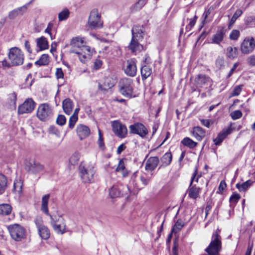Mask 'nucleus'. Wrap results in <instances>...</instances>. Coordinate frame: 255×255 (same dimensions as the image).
Here are the masks:
<instances>
[{
	"mask_svg": "<svg viewBox=\"0 0 255 255\" xmlns=\"http://www.w3.org/2000/svg\"><path fill=\"white\" fill-rule=\"evenodd\" d=\"M225 138V135L223 133L220 132L217 137L213 139V141L216 145H220Z\"/></svg>",
	"mask_w": 255,
	"mask_h": 255,
	"instance_id": "41",
	"label": "nucleus"
},
{
	"mask_svg": "<svg viewBox=\"0 0 255 255\" xmlns=\"http://www.w3.org/2000/svg\"><path fill=\"white\" fill-rule=\"evenodd\" d=\"M76 131L80 140L85 138L90 133V129L89 127L82 124L78 125L77 126Z\"/></svg>",
	"mask_w": 255,
	"mask_h": 255,
	"instance_id": "16",
	"label": "nucleus"
},
{
	"mask_svg": "<svg viewBox=\"0 0 255 255\" xmlns=\"http://www.w3.org/2000/svg\"><path fill=\"white\" fill-rule=\"evenodd\" d=\"M159 158L157 156L150 157L146 161L145 169L147 171H153L159 163Z\"/></svg>",
	"mask_w": 255,
	"mask_h": 255,
	"instance_id": "18",
	"label": "nucleus"
},
{
	"mask_svg": "<svg viewBox=\"0 0 255 255\" xmlns=\"http://www.w3.org/2000/svg\"><path fill=\"white\" fill-rule=\"evenodd\" d=\"M98 145L99 147L103 150L105 149V146L104 142V138L103 135L100 130H99V138H98Z\"/></svg>",
	"mask_w": 255,
	"mask_h": 255,
	"instance_id": "45",
	"label": "nucleus"
},
{
	"mask_svg": "<svg viewBox=\"0 0 255 255\" xmlns=\"http://www.w3.org/2000/svg\"><path fill=\"white\" fill-rule=\"evenodd\" d=\"M115 85V82L112 78L111 77H106L102 84L100 83H98V90L107 92L109 89L113 87Z\"/></svg>",
	"mask_w": 255,
	"mask_h": 255,
	"instance_id": "17",
	"label": "nucleus"
},
{
	"mask_svg": "<svg viewBox=\"0 0 255 255\" xmlns=\"http://www.w3.org/2000/svg\"><path fill=\"white\" fill-rule=\"evenodd\" d=\"M226 31L227 29L225 27L222 26L219 27L216 33L212 36V43L216 44H220L223 40Z\"/></svg>",
	"mask_w": 255,
	"mask_h": 255,
	"instance_id": "15",
	"label": "nucleus"
},
{
	"mask_svg": "<svg viewBox=\"0 0 255 255\" xmlns=\"http://www.w3.org/2000/svg\"><path fill=\"white\" fill-rule=\"evenodd\" d=\"M22 185L20 182H14L13 183V192L18 193H20L22 191Z\"/></svg>",
	"mask_w": 255,
	"mask_h": 255,
	"instance_id": "48",
	"label": "nucleus"
},
{
	"mask_svg": "<svg viewBox=\"0 0 255 255\" xmlns=\"http://www.w3.org/2000/svg\"><path fill=\"white\" fill-rule=\"evenodd\" d=\"M38 234L43 240H47L49 238L50 233L49 229L46 226H44L38 229Z\"/></svg>",
	"mask_w": 255,
	"mask_h": 255,
	"instance_id": "26",
	"label": "nucleus"
},
{
	"mask_svg": "<svg viewBox=\"0 0 255 255\" xmlns=\"http://www.w3.org/2000/svg\"><path fill=\"white\" fill-rule=\"evenodd\" d=\"M201 124L207 128H209L211 125V120L208 119H201Z\"/></svg>",
	"mask_w": 255,
	"mask_h": 255,
	"instance_id": "61",
	"label": "nucleus"
},
{
	"mask_svg": "<svg viewBox=\"0 0 255 255\" xmlns=\"http://www.w3.org/2000/svg\"><path fill=\"white\" fill-rule=\"evenodd\" d=\"M112 128L114 133L120 138H125L128 134L126 126L118 121H115L113 122Z\"/></svg>",
	"mask_w": 255,
	"mask_h": 255,
	"instance_id": "13",
	"label": "nucleus"
},
{
	"mask_svg": "<svg viewBox=\"0 0 255 255\" xmlns=\"http://www.w3.org/2000/svg\"><path fill=\"white\" fill-rule=\"evenodd\" d=\"M226 186L227 185L225 181L224 180L221 181L218 187V191H217V193L222 194Z\"/></svg>",
	"mask_w": 255,
	"mask_h": 255,
	"instance_id": "55",
	"label": "nucleus"
},
{
	"mask_svg": "<svg viewBox=\"0 0 255 255\" xmlns=\"http://www.w3.org/2000/svg\"><path fill=\"white\" fill-rule=\"evenodd\" d=\"M49 198V194H46L42 197L41 210L42 211L43 213L50 217V215H51L49 213L48 208V204Z\"/></svg>",
	"mask_w": 255,
	"mask_h": 255,
	"instance_id": "23",
	"label": "nucleus"
},
{
	"mask_svg": "<svg viewBox=\"0 0 255 255\" xmlns=\"http://www.w3.org/2000/svg\"><path fill=\"white\" fill-rule=\"evenodd\" d=\"M225 60L223 57L218 56L216 60L215 64L216 66L219 69H221L223 68L225 65Z\"/></svg>",
	"mask_w": 255,
	"mask_h": 255,
	"instance_id": "42",
	"label": "nucleus"
},
{
	"mask_svg": "<svg viewBox=\"0 0 255 255\" xmlns=\"http://www.w3.org/2000/svg\"><path fill=\"white\" fill-rule=\"evenodd\" d=\"M120 93L124 96L130 99L133 92V80L128 78L122 79L118 84Z\"/></svg>",
	"mask_w": 255,
	"mask_h": 255,
	"instance_id": "1",
	"label": "nucleus"
},
{
	"mask_svg": "<svg viewBox=\"0 0 255 255\" xmlns=\"http://www.w3.org/2000/svg\"><path fill=\"white\" fill-rule=\"evenodd\" d=\"M26 11V6L23 5L9 12L8 17L10 19H13L19 15H22Z\"/></svg>",
	"mask_w": 255,
	"mask_h": 255,
	"instance_id": "20",
	"label": "nucleus"
},
{
	"mask_svg": "<svg viewBox=\"0 0 255 255\" xmlns=\"http://www.w3.org/2000/svg\"><path fill=\"white\" fill-rule=\"evenodd\" d=\"M35 103L32 99H26L23 104L19 105L17 109V113L22 115L24 113H30L34 109Z\"/></svg>",
	"mask_w": 255,
	"mask_h": 255,
	"instance_id": "12",
	"label": "nucleus"
},
{
	"mask_svg": "<svg viewBox=\"0 0 255 255\" xmlns=\"http://www.w3.org/2000/svg\"><path fill=\"white\" fill-rule=\"evenodd\" d=\"M79 170L83 182L88 183L93 181L95 171L93 166H85L81 163L79 166Z\"/></svg>",
	"mask_w": 255,
	"mask_h": 255,
	"instance_id": "2",
	"label": "nucleus"
},
{
	"mask_svg": "<svg viewBox=\"0 0 255 255\" xmlns=\"http://www.w3.org/2000/svg\"><path fill=\"white\" fill-rule=\"evenodd\" d=\"M211 7H210L207 10H205V12H204V13L203 14V17H204V19L202 22L203 24H204L205 23L206 20L207 18L208 17V15L211 13Z\"/></svg>",
	"mask_w": 255,
	"mask_h": 255,
	"instance_id": "60",
	"label": "nucleus"
},
{
	"mask_svg": "<svg viewBox=\"0 0 255 255\" xmlns=\"http://www.w3.org/2000/svg\"><path fill=\"white\" fill-rule=\"evenodd\" d=\"M8 56L12 66L21 65L23 63V54L21 50L17 47L11 48L9 49Z\"/></svg>",
	"mask_w": 255,
	"mask_h": 255,
	"instance_id": "4",
	"label": "nucleus"
},
{
	"mask_svg": "<svg viewBox=\"0 0 255 255\" xmlns=\"http://www.w3.org/2000/svg\"><path fill=\"white\" fill-rule=\"evenodd\" d=\"M240 35V31L238 30L234 29L231 32L229 38L231 40H237Z\"/></svg>",
	"mask_w": 255,
	"mask_h": 255,
	"instance_id": "47",
	"label": "nucleus"
},
{
	"mask_svg": "<svg viewBox=\"0 0 255 255\" xmlns=\"http://www.w3.org/2000/svg\"><path fill=\"white\" fill-rule=\"evenodd\" d=\"M178 244L177 239L173 241V246L172 250V254L170 255H178Z\"/></svg>",
	"mask_w": 255,
	"mask_h": 255,
	"instance_id": "53",
	"label": "nucleus"
},
{
	"mask_svg": "<svg viewBox=\"0 0 255 255\" xmlns=\"http://www.w3.org/2000/svg\"><path fill=\"white\" fill-rule=\"evenodd\" d=\"M253 183L254 181L250 179L242 184L239 183L236 184V187L240 192L245 191L252 186Z\"/></svg>",
	"mask_w": 255,
	"mask_h": 255,
	"instance_id": "29",
	"label": "nucleus"
},
{
	"mask_svg": "<svg viewBox=\"0 0 255 255\" xmlns=\"http://www.w3.org/2000/svg\"><path fill=\"white\" fill-rule=\"evenodd\" d=\"M7 229L12 239L16 242H19L25 237V230L19 224L10 225Z\"/></svg>",
	"mask_w": 255,
	"mask_h": 255,
	"instance_id": "3",
	"label": "nucleus"
},
{
	"mask_svg": "<svg viewBox=\"0 0 255 255\" xmlns=\"http://www.w3.org/2000/svg\"><path fill=\"white\" fill-rule=\"evenodd\" d=\"M243 11L240 9H238L232 16L230 19L228 27L229 29L235 23L237 19L242 14Z\"/></svg>",
	"mask_w": 255,
	"mask_h": 255,
	"instance_id": "37",
	"label": "nucleus"
},
{
	"mask_svg": "<svg viewBox=\"0 0 255 255\" xmlns=\"http://www.w3.org/2000/svg\"><path fill=\"white\" fill-rule=\"evenodd\" d=\"M181 143L190 149L195 148L198 144L197 142L194 141L192 139L188 137L184 138L181 141Z\"/></svg>",
	"mask_w": 255,
	"mask_h": 255,
	"instance_id": "32",
	"label": "nucleus"
},
{
	"mask_svg": "<svg viewBox=\"0 0 255 255\" xmlns=\"http://www.w3.org/2000/svg\"><path fill=\"white\" fill-rule=\"evenodd\" d=\"M132 38L128 46L129 49L132 52H136L139 50L141 46L138 41L143 38V32L141 29H132Z\"/></svg>",
	"mask_w": 255,
	"mask_h": 255,
	"instance_id": "5",
	"label": "nucleus"
},
{
	"mask_svg": "<svg viewBox=\"0 0 255 255\" xmlns=\"http://www.w3.org/2000/svg\"><path fill=\"white\" fill-rule=\"evenodd\" d=\"M124 159H122L119 161V164L116 169V171L120 172L125 169Z\"/></svg>",
	"mask_w": 255,
	"mask_h": 255,
	"instance_id": "56",
	"label": "nucleus"
},
{
	"mask_svg": "<svg viewBox=\"0 0 255 255\" xmlns=\"http://www.w3.org/2000/svg\"><path fill=\"white\" fill-rule=\"evenodd\" d=\"M7 187V180L5 175L0 173V195L3 194Z\"/></svg>",
	"mask_w": 255,
	"mask_h": 255,
	"instance_id": "30",
	"label": "nucleus"
},
{
	"mask_svg": "<svg viewBox=\"0 0 255 255\" xmlns=\"http://www.w3.org/2000/svg\"><path fill=\"white\" fill-rule=\"evenodd\" d=\"M255 48V39L253 37L246 38L241 45V50L244 54L252 53Z\"/></svg>",
	"mask_w": 255,
	"mask_h": 255,
	"instance_id": "11",
	"label": "nucleus"
},
{
	"mask_svg": "<svg viewBox=\"0 0 255 255\" xmlns=\"http://www.w3.org/2000/svg\"><path fill=\"white\" fill-rule=\"evenodd\" d=\"M78 118L77 117H74L72 116L70 117L68 124V126L70 128L72 129L74 127V126L78 120Z\"/></svg>",
	"mask_w": 255,
	"mask_h": 255,
	"instance_id": "52",
	"label": "nucleus"
},
{
	"mask_svg": "<svg viewBox=\"0 0 255 255\" xmlns=\"http://www.w3.org/2000/svg\"><path fill=\"white\" fill-rule=\"evenodd\" d=\"M80 41L81 44L83 43V40L80 39L78 37H76L75 38H73L71 41L70 44L74 47H77L78 48H80L81 46L79 45L78 42Z\"/></svg>",
	"mask_w": 255,
	"mask_h": 255,
	"instance_id": "46",
	"label": "nucleus"
},
{
	"mask_svg": "<svg viewBox=\"0 0 255 255\" xmlns=\"http://www.w3.org/2000/svg\"><path fill=\"white\" fill-rule=\"evenodd\" d=\"M242 85H239L236 86L232 93L233 96H237L240 95L242 90Z\"/></svg>",
	"mask_w": 255,
	"mask_h": 255,
	"instance_id": "54",
	"label": "nucleus"
},
{
	"mask_svg": "<svg viewBox=\"0 0 255 255\" xmlns=\"http://www.w3.org/2000/svg\"><path fill=\"white\" fill-rule=\"evenodd\" d=\"M188 195L190 198L196 199L199 195V193L201 189L199 187H197L195 185H192L189 188Z\"/></svg>",
	"mask_w": 255,
	"mask_h": 255,
	"instance_id": "25",
	"label": "nucleus"
},
{
	"mask_svg": "<svg viewBox=\"0 0 255 255\" xmlns=\"http://www.w3.org/2000/svg\"><path fill=\"white\" fill-rule=\"evenodd\" d=\"M140 72L142 80L144 81L151 75L152 69L147 65H144L141 68Z\"/></svg>",
	"mask_w": 255,
	"mask_h": 255,
	"instance_id": "27",
	"label": "nucleus"
},
{
	"mask_svg": "<svg viewBox=\"0 0 255 255\" xmlns=\"http://www.w3.org/2000/svg\"><path fill=\"white\" fill-rule=\"evenodd\" d=\"M184 226V223L181 219H178L172 229V232H174L175 230L180 231L181 230L182 227Z\"/></svg>",
	"mask_w": 255,
	"mask_h": 255,
	"instance_id": "44",
	"label": "nucleus"
},
{
	"mask_svg": "<svg viewBox=\"0 0 255 255\" xmlns=\"http://www.w3.org/2000/svg\"><path fill=\"white\" fill-rule=\"evenodd\" d=\"M24 165L25 170L33 174H37L44 169V165L34 159H26Z\"/></svg>",
	"mask_w": 255,
	"mask_h": 255,
	"instance_id": "7",
	"label": "nucleus"
},
{
	"mask_svg": "<svg viewBox=\"0 0 255 255\" xmlns=\"http://www.w3.org/2000/svg\"><path fill=\"white\" fill-rule=\"evenodd\" d=\"M232 119L234 120L240 119L242 116V113L240 110H236L231 114Z\"/></svg>",
	"mask_w": 255,
	"mask_h": 255,
	"instance_id": "51",
	"label": "nucleus"
},
{
	"mask_svg": "<svg viewBox=\"0 0 255 255\" xmlns=\"http://www.w3.org/2000/svg\"><path fill=\"white\" fill-rule=\"evenodd\" d=\"M214 203L212 199H210L209 201L207 202V205L205 208V210L207 211H210L212 209V207Z\"/></svg>",
	"mask_w": 255,
	"mask_h": 255,
	"instance_id": "64",
	"label": "nucleus"
},
{
	"mask_svg": "<svg viewBox=\"0 0 255 255\" xmlns=\"http://www.w3.org/2000/svg\"><path fill=\"white\" fill-rule=\"evenodd\" d=\"M80 157V153L78 152H75L70 157L69 162L72 165H75L78 163Z\"/></svg>",
	"mask_w": 255,
	"mask_h": 255,
	"instance_id": "39",
	"label": "nucleus"
},
{
	"mask_svg": "<svg viewBox=\"0 0 255 255\" xmlns=\"http://www.w3.org/2000/svg\"><path fill=\"white\" fill-rule=\"evenodd\" d=\"M49 63V55L46 54H43L41 56L40 58L34 63V64L39 66H46L48 65Z\"/></svg>",
	"mask_w": 255,
	"mask_h": 255,
	"instance_id": "28",
	"label": "nucleus"
},
{
	"mask_svg": "<svg viewBox=\"0 0 255 255\" xmlns=\"http://www.w3.org/2000/svg\"><path fill=\"white\" fill-rule=\"evenodd\" d=\"M212 83V79L205 74H198L194 79V85L199 92L200 91L199 89L202 88H207V86L211 85Z\"/></svg>",
	"mask_w": 255,
	"mask_h": 255,
	"instance_id": "9",
	"label": "nucleus"
},
{
	"mask_svg": "<svg viewBox=\"0 0 255 255\" xmlns=\"http://www.w3.org/2000/svg\"><path fill=\"white\" fill-rule=\"evenodd\" d=\"M73 102L70 98H66L63 101L62 108L64 112L67 115H70L73 108Z\"/></svg>",
	"mask_w": 255,
	"mask_h": 255,
	"instance_id": "22",
	"label": "nucleus"
},
{
	"mask_svg": "<svg viewBox=\"0 0 255 255\" xmlns=\"http://www.w3.org/2000/svg\"><path fill=\"white\" fill-rule=\"evenodd\" d=\"M53 115L52 109L47 104L39 105L37 111V117L41 121H46L51 118Z\"/></svg>",
	"mask_w": 255,
	"mask_h": 255,
	"instance_id": "6",
	"label": "nucleus"
},
{
	"mask_svg": "<svg viewBox=\"0 0 255 255\" xmlns=\"http://www.w3.org/2000/svg\"><path fill=\"white\" fill-rule=\"evenodd\" d=\"M12 210L11 206L8 204H0V215H8Z\"/></svg>",
	"mask_w": 255,
	"mask_h": 255,
	"instance_id": "33",
	"label": "nucleus"
},
{
	"mask_svg": "<svg viewBox=\"0 0 255 255\" xmlns=\"http://www.w3.org/2000/svg\"><path fill=\"white\" fill-rule=\"evenodd\" d=\"M147 0H138L131 7V11L132 12L140 10L146 3Z\"/></svg>",
	"mask_w": 255,
	"mask_h": 255,
	"instance_id": "34",
	"label": "nucleus"
},
{
	"mask_svg": "<svg viewBox=\"0 0 255 255\" xmlns=\"http://www.w3.org/2000/svg\"><path fill=\"white\" fill-rule=\"evenodd\" d=\"M55 75L57 79L63 78L64 73L61 68L56 69Z\"/></svg>",
	"mask_w": 255,
	"mask_h": 255,
	"instance_id": "58",
	"label": "nucleus"
},
{
	"mask_svg": "<svg viewBox=\"0 0 255 255\" xmlns=\"http://www.w3.org/2000/svg\"><path fill=\"white\" fill-rule=\"evenodd\" d=\"M70 52L71 53H75V54H77L80 61L81 62H82V63L85 62L87 57L85 54H83L81 52L76 50L74 48H72V49H70Z\"/></svg>",
	"mask_w": 255,
	"mask_h": 255,
	"instance_id": "40",
	"label": "nucleus"
},
{
	"mask_svg": "<svg viewBox=\"0 0 255 255\" xmlns=\"http://www.w3.org/2000/svg\"><path fill=\"white\" fill-rule=\"evenodd\" d=\"M140 179L144 186L147 185L150 180V179L146 177L144 175H141Z\"/></svg>",
	"mask_w": 255,
	"mask_h": 255,
	"instance_id": "63",
	"label": "nucleus"
},
{
	"mask_svg": "<svg viewBox=\"0 0 255 255\" xmlns=\"http://www.w3.org/2000/svg\"><path fill=\"white\" fill-rule=\"evenodd\" d=\"M109 194L111 198H115L120 196L121 190L118 185H114L111 188Z\"/></svg>",
	"mask_w": 255,
	"mask_h": 255,
	"instance_id": "35",
	"label": "nucleus"
},
{
	"mask_svg": "<svg viewBox=\"0 0 255 255\" xmlns=\"http://www.w3.org/2000/svg\"><path fill=\"white\" fill-rule=\"evenodd\" d=\"M172 159V156L171 152L165 153L160 159L162 165L160 166L158 169H159L161 166L166 167L169 165L171 163Z\"/></svg>",
	"mask_w": 255,
	"mask_h": 255,
	"instance_id": "24",
	"label": "nucleus"
},
{
	"mask_svg": "<svg viewBox=\"0 0 255 255\" xmlns=\"http://www.w3.org/2000/svg\"><path fill=\"white\" fill-rule=\"evenodd\" d=\"M241 198L240 195L237 193H233L232 195L230 198V202L237 203L239 199Z\"/></svg>",
	"mask_w": 255,
	"mask_h": 255,
	"instance_id": "50",
	"label": "nucleus"
},
{
	"mask_svg": "<svg viewBox=\"0 0 255 255\" xmlns=\"http://www.w3.org/2000/svg\"><path fill=\"white\" fill-rule=\"evenodd\" d=\"M238 54V49L236 47L233 48L228 47L227 48V56L230 59H234L237 57Z\"/></svg>",
	"mask_w": 255,
	"mask_h": 255,
	"instance_id": "36",
	"label": "nucleus"
},
{
	"mask_svg": "<svg viewBox=\"0 0 255 255\" xmlns=\"http://www.w3.org/2000/svg\"><path fill=\"white\" fill-rule=\"evenodd\" d=\"M129 133L136 134L144 138L148 133V130L143 124L135 123L129 127Z\"/></svg>",
	"mask_w": 255,
	"mask_h": 255,
	"instance_id": "10",
	"label": "nucleus"
},
{
	"mask_svg": "<svg viewBox=\"0 0 255 255\" xmlns=\"http://www.w3.org/2000/svg\"><path fill=\"white\" fill-rule=\"evenodd\" d=\"M100 15L97 9H93L90 14L88 24L91 29L100 28L103 27V22L100 21Z\"/></svg>",
	"mask_w": 255,
	"mask_h": 255,
	"instance_id": "8",
	"label": "nucleus"
},
{
	"mask_svg": "<svg viewBox=\"0 0 255 255\" xmlns=\"http://www.w3.org/2000/svg\"><path fill=\"white\" fill-rule=\"evenodd\" d=\"M34 222L37 228V230L44 226L43 224V220L41 217H36L34 220Z\"/></svg>",
	"mask_w": 255,
	"mask_h": 255,
	"instance_id": "49",
	"label": "nucleus"
},
{
	"mask_svg": "<svg viewBox=\"0 0 255 255\" xmlns=\"http://www.w3.org/2000/svg\"><path fill=\"white\" fill-rule=\"evenodd\" d=\"M48 130L49 133L52 134L58 135L59 133L58 129L54 126H51L49 128Z\"/></svg>",
	"mask_w": 255,
	"mask_h": 255,
	"instance_id": "59",
	"label": "nucleus"
},
{
	"mask_svg": "<svg viewBox=\"0 0 255 255\" xmlns=\"http://www.w3.org/2000/svg\"><path fill=\"white\" fill-rule=\"evenodd\" d=\"M126 67L124 69L125 74L130 77H134L136 74V63L133 59H130L127 60Z\"/></svg>",
	"mask_w": 255,
	"mask_h": 255,
	"instance_id": "14",
	"label": "nucleus"
},
{
	"mask_svg": "<svg viewBox=\"0 0 255 255\" xmlns=\"http://www.w3.org/2000/svg\"><path fill=\"white\" fill-rule=\"evenodd\" d=\"M50 223L54 231L57 234L60 235H63L64 233H65L66 232L65 225L64 226V228L62 230L61 225L56 224V223L57 222V220L56 219H54L52 215H50Z\"/></svg>",
	"mask_w": 255,
	"mask_h": 255,
	"instance_id": "21",
	"label": "nucleus"
},
{
	"mask_svg": "<svg viewBox=\"0 0 255 255\" xmlns=\"http://www.w3.org/2000/svg\"><path fill=\"white\" fill-rule=\"evenodd\" d=\"M192 134L198 140L201 141L205 136V130L200 127H194L192 128Z\"/></svg>",
	"mask_w": 255,
	"mask_h": 255,
	"instance_id": "19",
	"label": "nucleus"
},
{
	"mask_svg": "<svg viewBox=\"0 0 255 255\" xmlns=\"http://www.w3.org/2000/svg\"><path fill=\"white\" fill-rule=\"evenodd\" d=\"M37 45L41 51L48 49V43L46 38L44 36L37 38Z\"/></svg>",
	"mask_w": 255,
	"mask_h": 255,
	"instance_id": "31",
	"label": "nucleus"
},
{
	"mask_svg": "<svg viewBox=\"0 0 255 255\" xmlns=\"http://www.w3.org/2000/svg\"><path fill=\"white\" fill-rule=\"evenodd\" d=\"M248 62L252 66H255V55L250 56L248 59Z\"/></svg>",
	"mask_w": 255,
	"mask_h": 255,
	"instance_id": "62",
	"label": "nucleus"
},
{
	"mask_svg": "<svg viewBox=\"0 0 255 255\" xmlns=\"http://www.w3.org/2000/svg\"><path fill=\"white\" fill-rule=\"evenodd\" d=\"M255 21V17L254 16H248L245 19V23L246 25H250L252 22Z\"/></svg>",
	"mask_w": 255,
	"mask_h": 255,
	"instance_id": "57",
	"label": "nucleus"
},
{
	"mask_svg": "<svg viewBox=\"0 0 255 255\" xmlns=\"http://www.w3.org/2000/svg\"><path fill=\"white\" fill-rule=\"evenodd\" d=\"M66 119L65 116L63 115H59L57 118L56 123L60 126H63L66 124Z\"/></svg>",
	"mask_w": 255,
	"mask_h": 255,
	"instance_id": "43",
	"label": "nucleus"
},
{
	"mask_svg": "<svg viewBox=\"0 0 255 255\" xmlns=\"http://www.w3.org/2000/svg\"><path fill=\"white\" fill-rule=\"evenodd\" d=\"M70 14L69 10L65 8L63 9L59 14H58V19L59 21H63L67 19Z\"/></svg>",
	"mask_w": 255,
	"mask_h": 255,
	"instance_id": "38",
	"label": "nucleus"
}]
</instances>
